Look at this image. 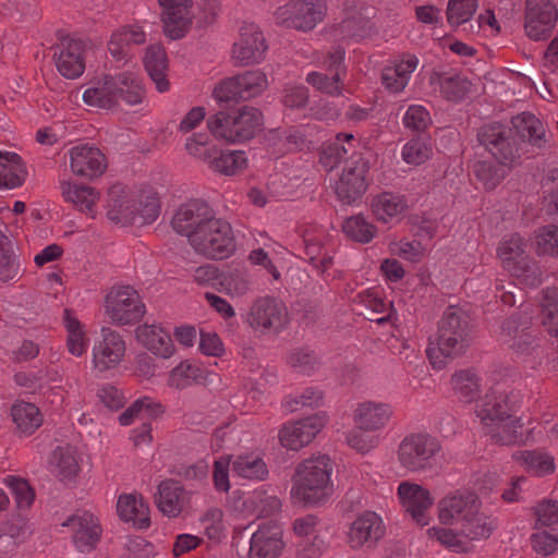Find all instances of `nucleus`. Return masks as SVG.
<instances>
[{"mask_svg": "<svg viewBox=\"0 0 558 558\" xmlns=\"http://www.w3.org/2000/svg\"><path fill=\"white\" fill-rule=\"evenodd\" d=\"M263 125V114L254 107L244 106L236 112H217L207 120L210 133L220 141L235 144L255 136Z\"/></svg>", "mask_w": 558, "mask_h": 558, "instance_id": "20e7f679", "label": "nucleus"}, {"mask_svg": "<svg viewBox=\"0 0 558 558\" xmlns=\"http://www.w3.org/2000/svg\"><path fill=\"white\" fill-rule=\"evenodd\" d=\"M85 45L80 39L63 38L54 52L53 59L58 72L65 78L80 77L85 70Z\"/></svg>", "mask_w": 558, "mask_h": 558, "instance_id": "b1692460", "label": "nucleus"}, {"mask_svg": "<svg viewBox=\"0 0 558 558\" xmlns=\"http://www.w3.org/2000/svg\"><path fill=\"white\" fill-rule=\"evenodd\" d=\"M252 289L250 276L240 270L230 271L222 276L218 290L232 298H240L247 294Z\"/></svg>", "mask_w": 558, "mask_h": 558, "instance_id": "e2e57ef3", "label": "nucleus"}, {"mask_svg": "<svg viewBox=\"0 0 558 558\" xmlns=\"http://www.w3.org/2000/svg\"><path fill=\"white\" fill-rule=\"evenodd\" d=\"M268 49L259 27L253 23L240 28L238 40L232 46V59L238 65H251L264 60Z\"/></svg>", "mask_w": 558, "mask_h": 558, "instance_id": "6ab92c4d", "label": "nucleus"}, {"mask_svg": "<svg viewBox=\"0 0 558 558\" xmlns=\"http://www.w3.org/2000/svg\"><path fill=\"white\" fill-rule=\"evenodd\" d=\"M105 313L114 325H134L144 316L145 304L134 288L116 286L106 295Z\"/></svg>", "mask_w": 558, "mask_h": 558, "instance_id": "9d476101", "label": "nucleus"}, {"mask_svg": "<svg viewBox=\"0 0 558 558\" xmlns=\"http://www.w3.org/2000/svg\"><path fill=\"white\" fill-rule=\"evenodd\" d=\"M440 450L441 444L435 436L428 433H411L398 445L397 459L402 469L420 472L432 466Z\"/></svg>", "mask_w": 558, "mask_h": 558, "instance_id": "0eeeda50", "label": "nucleus"}, {"mask_svg": "<svg viewBox=\"0 0 558 558\" xmlns=\"http://www.w3.org/2000/svg\"><path fill=\"white\" fill-rule=\"evenodd\" d=\"M62 525L71 527L73 543L81 553H90L100 541L102 530L99 520L90 512L74 514Z\"/></svg>", "mask_w": 558, "mask_h": 558, "instance_id": "393cba45", "label": "nucleus"}, {"mask_svg": "<svg viewBox=\"0 0 558 558\" xmlns=\"http://www.w3.org/2000/svg\"><path fill=\"white\" fill-rule=\"evenodd\" d=\"M359 145V140L351 133H338L333 143L326 146L320 155V163L328 170H332L349 154H353Z\"/></svg>", "mask_w": 558, "mask_h": 558, "instance_id": "37998d69", "label": "nucleus"}, {"mask_svg": "<svg viewBox=\"0 0 558 558\" xmlns=\"http://www.w3.org/2000/svg\"><path fill=\"white\" fill-rule=\"evenodd\" d=\"M215 219L211 208L201 201H192L182 205L172 218V228L190 240L198 228Z\"/></svg>", "mask_w": 558, "mask_h": 558, "instance_id": "a878e982", "label": "nucleus"}, {"mask_svg": "<svg viewBox=\"0 0 558 558\" xmlns=\"http://www.w3.org/2000/svg\"><path fill=\"white\" fill-rule=\"evenodd\" d=\"M242 92V100H247L262 94L268 86L266 74L260 70H250L235 75Z\"/></svg>", "mask_w": 558, "mask_h": 558, "instance_id": "052dcab7", "label": "nucleus"}, {"mask_svg": "<svg viewBox=\"0 0 558 558\" xmlns=\"http://www.w3.org/2000/svg\"><path fill=\"white\" fill-rule=\"evenodd\" d=\"M558 19V9L554 0H526L525 22L526 35L533 40H542L549 36Z\"/></svg>", "mask_w": 558, "mask_h": 558, "instance_id": "dca6fc26", "label": "nucleus"}, {"mask_svg": "<svg viewBox=\"0 0 558 558\" xmlns=\"http://www.w3.org/2000/svg\"><path fill=\"white\" fill-rule=\"evenodd\" d=\"M438 86L444 98L450 101H459L470 90V82L460 75H438Z\"/></svg>", "mask_w": 558, "mask_h": 558, "instance_id": "69168bd1", "label": "nucleus"}, {"mask_svg": "<svg viewBox=\"0 0 558 558\" xmlns=\"http://www.w3.org/2000/svg\"><path fill=\"white\" fill-rule=\"evenodd\" d=\"M61 194L66 203H70L80 213L90 219L97 217V205L100 201V192L90 185L63 181L60 183Z\"/></svg>", "mask_w": 558, "mask_h": 558, "instance_id": "c756f323", "label": "nucleus"}, {"mask_svg": "<svg viewBox=\"0 0 558 558\" xmlns=\"http://www.w3.org/2000/svg\"><path fill=\"white\" fill-rule=\"evenodd\" d=\"M450 385L454 396L464 402L474 401L481 392V378L471 369L457 371Z\"/></svg>", "mask_w": 558, "mask_h": 558, "instance_id": "49530a36", "label": "nucleus"}, {"mask_svg": "<svg viewBox=\"0 0 558 558\" xmlns=\"http://www.w3.org/2000/svg\"><path fill=\"white\" fill-rule=\"evenodd\" d=\"M202 378V369L187 361L181 362L171 369L168 386L174 389H185Z\"/></svg>", "mask_w": 558, "mask_h": 558, "instance_id": "13d9d810", "label": "nucleus"}, {"mask_svg": "<svg viewBox=\"0 0 558 558\" xmlns=\"http://www.w3.org/2000/svg\"><path fill=\"white\" fill-rule=\"evenodd\" d=\"M386 534L385 523L375 511L365 510L351 522L347 543L352 549L374 548Z\"/></svg>", "mask_w": 558, "mask_h": 558, "instance_id": "ddd939ff", "label": "nucleus"}, {"mask_svg": "<svg viewBox=\"0 0 558 558\" xmlns=\"http://www.w3.org/2000/svg\"><path fill=\"white\" fill-rule=\"evenodd\" d=\"M354 302L356 304L363 305L366 310L369 311V315L367 317L369 320L383 324L389 319L391 303L385 302V300L380 298L377 292L373 290L360 292L355 296Z\"/></svg>", "mask_w": 558, "mask_h": 558, "instance_id": "864d4df0", "label": "nucleus"}, {"mask_svg": "<svg viewBox=\"0 0 558 558\" xmlns=\"http://www.w3.org/2000/svg\"><path fill=\"white\" fill-rule=\"evenodd\" d=\"M327 11L325 0H290L274 13L278 25L301 32L312 31Z\"/></svg>", "mask_w": 558, "mask_h": 558, "instance_id": "1a4fd4ad", "label": "nucleus"}, {"mask_svg": "<svg viewBox=\"0 0 558 558\" xmlns=\"http://www.w3.org/2000/svg\"><path fill=\"white\" fill-rule=\"evenodd\" d=\"M208 167L222 175L232 177L243 172L248 165L244 150L213 151L208 156Z\"/></svg>", "mask_w": 558, "mask_h": 558, "instance_id": "79ce46f5", "label": "nucleus"}, {"mask_svg": "<svg viewBox=\"0 0 558 558\" xmlns=\"http://www.w3.org/2000/svg\"><path fill=\"white\" fill-rule=\"evenodd\" d=\"M365 7L347 9L345 16L339 24L338 31L343 38L363 39L371 37L375 32V23Z\"/></svg>", "mask_w": 558, "mask_h": 558, "instance_id": "c9c22d12", "label": "nucleus"}, {"mask_svg": "<svg viewBox=\"0 0 558 558\" xmlns=\"http://www.w3.org/2000/svg\"><path fill=\"white\" fill-rule=\"evenodd\" d=\"M470 344V324L466 313L449 306L442 314L435 340H429L427 357L435 369L446 366L448 359L461 355Z\"/></svg>", "mask_w": 558, "mask_h": 558, "instance_id": "f257e3e1", "label": "nucleus"}, {"mask_svg": "<svg viewBox=\"0 0 558 558\" xmlns=\"http://www.w3.org/2000/svg\"><path fill=\"white\" fill-rule=\"evenodd\" d=\"M367 171V162L362 157L352 160L344 167L335 187L336 194L343 203L351 204L365 193Z\"/></svg>", "mask_w": 558, "mask_h": 558, "instance_id": "4be33fe9", "label": "nucleus"}, {"mask_svg": "<svg viewBox=\"0 0 558 558\" xmlns=\"http://www.w3.org/2000/svg\"><path fill=\"white\" fill-rule=\"evenodd\" d=\"M497 526V518L486 512L482 505L476 507L459 527L466 539L482 541L489 538Z\"/></svg>", "mask_w": 558, "mask_h": 558, "instance_id": "e433bc0d", "label": "nucleus"}, {"mask_svg": "<svg viewBox=\"0 0 558 558\" xmlns=\"http://www.w3.org/2000/svg\"><path fill=\"white\" fill-rule=\"evenodd\" d=\"M508 166L500 162L494 163L488 160L477 161L473 167L475 178L483 184L484 189L492 191L496 189L507 175Z\"/></svg>", "mask_w": 558, "mask_h": 558, "instance_id": "6e6d98bb", "label": "nucleus"}, {"mask_svg": "<svg viewBox=\"0 0 558 558\" xmlns=\"http://www.w3.org/2000/svg\"><path fill=\"white\" fill-rule=\"evenodd\" d=\"M480 506H482V500L475 493L454 490L438 501V520L445 525L458 524L460 526L469 514Z\"/></svg>", "mask_w": 558, "mask_h": 558, "instance_id": "aec40b11", "label": "nucleus"}, {"mask_svg": "<svg viewBox=\"0 0 558 558\" xmlns=\"http://www.w3.org/2000/svg\"><path fill=\"white\" fill-rule=\"evenodd\" d=\"M112 75H105L101 80L94 83L93 86L86 88L83 93L84 102L94 108L111 110L116 108L113 99Z\"/></svg>", "mask_w": 558, "mask_h": 558, "instance_id": "de8ad7c7", "label": "nucleus"}, {"mask_svg": "<svg viewBox=\"0 0 558 558\" xmlns=\"http://www.w3.org/2000/svg\"><path fill=\"white\" fill-rule=\"evenodd\" d=\"M477 141L502 166L512 168L520 159L519 143L512 128L500 122L484 124L477 132Z\"/></svg>", "mask_w": 558, "mask_h": 558, "instance_id": "6e6552de", "label": "nucleus"}, {"mask_svg": "<svg viewBox=\"0 0 558 558\" xmlns=\"http://www.w3.org/2000/svg\"><path fill=\"white\" fill-rule=\"evenodd\" d=\"M327 421L326 413L319 412L296 422L286 423L279 429V441L286 449L299 450L313 441Z\"/></svg>", "mask_w": 558, "mask_h": 558, "instance_id": "4468645a", "label": "nucleus"}, {"mask_svg": "<svg viewBox=\"0 0 558 558\" xmlns=\"http://www.w3.org/2000/svg\"><path fill=\"white\" fill-rule=\"evenodd\" d=\"M231 465L232 472L245 480L264 481L268 476V468L265 461L255 453L236 456Z\"/></svg>", "mask_w": 558, "mask_h": 558, "instance_id": "a18cd8bd", "label": "nucleus"}, {"mask_svg": "<svg viewBox=\"0 0 558 558\" xmlns=\"http://www.w3.org/2000/svg\"><path fill=\"white\" fill-rule=\"evenodd\" d=\"M162 29L172 40L181 39L191 29L195 17L192 0H158Z\"/></svg>", "mask_w": 558, "mask_h": 558, "instance_id": "2eb2a0df", "label": "nucleus"}, {"mask_svg": "<svg viewBox=\"0 0 558 558\" xmlns=\"http://www.w3.org/2000/svg\"><path fill=\"white\" fill-rule=\"evenodd\" d=\"M420 60L413 53H402L383 69L381 83L390 93H401L408 86L411 74L418 66Z\"/></svg>", "mask_w": 558, "mask_h": 558, "instance_id": "bb28decb", "label": "nucleus"}, {"mask_svg": "<svg viewBox=\"0 0 558 558\" xmlns=\"http://www.w3.org/2000/svg\"><path fill=\"white\" fill-rule=\"evenodd\" d=\"M189 243L194 251L210 259H223L235 250L234 236L229 222L220 218L201 226Z\"/></svg>", "mask_w": 558, "mask_h": 558, "instance_id": "423d86ee", "label": "nucleus"}, {"mask_svg": "<svg viewBox=\"0 0 558 558\" xmlns=\"http://www.w3.org/2000/svg\"><path fill=\"white\" fill-rule=\"evenodd\" d=\"M512 125L517 134L532 145L543 147L546 144L544 124L534 114L522 112L512 119Z\"/></svg>", "mask_w": 558, "mask_h": 558, "instance_id": "c03bdc74", "label": "nucleus"}, {"mask_svg": "<svg viewBox=\"0 0 558 558\" xmlns=\"http://www.w3.org/2000/svg\"><path fill=\"white\" fill-rule=\"evenodd\" d=\"M427 534L429 538L453 551L462 553L468 549L466 538L462 535L460 527L459 531H453L449 527L433 526L427 530Z\"/></svg>", "mask_w": 558, "mask_h": 558, "instance_id": "338daca9", "label": "nucleus"}, {"mask_svg": "<svg viewBox=\"0 0 558 558\" xmlns=\"http://www.w3.org/2000/svg\"><path fill=\"white\" fill-rule=\"evenodd\" d=\"M522 426L521 418L512 415L500 424L485 427L484 430L495 444L508 446L522 440V435L519 432Z\"/></svg>", "mask_w": 558, "mask_h": 558, "instance_id": "8fccbe9b", "label": "nucleus"}, {"mask_svg": "<svg viewBox=\"0 0 558 558\" xmlns=\"http://www.w3.org/2000/svg\"><path fill=\"white\" fill-rule=\"evenodd\" d=\"M393 414L392 407L386 402L364 401L357 403L353 411L356 427L378 432L387 426Z\"/></svg>", "mask_w": 558, "mask_h": 558, "instance_id": "c85d7f7f", "label": "nucleus"}, {"mask_svg": "<svg viewBox=\"0 0 558 558\" xmlns=\"http://www.w3.org/2000/svg\"><path fill=\"white\" fill-rule=\"evenodd\" d=\"M284 549L280 524L269 521L258 525L250 539V558H278Z\"/></svg>", "mask_w": 558, "mask_h": 558, "instance_id": "412c9836", "label": "nucleus"}, {"mask_svg": "<svg viewBox=\"0 0 558 558\" xmlns=\"http://www.w3.org/2000/svg\"><path fill=\"white\" fill-rule=\"evenodd\" d=\"M223 517L221 508L210 507L199 519L204 534L213 542L218 543L226 537L227 529Z\"/></svg>", "mask_w": 558, "mask_h": 558, "instance_id": "680f3d73", "label": "nucleus"}, {"mask_svg": "<svg viewBox=\"0 0 558 558\" xmlns=\"http://www.w3.org/2000/svg\"><path fill=\"white\" fill-rule=\"evenodd\" d=\"M126 352L123 337L109 327H102L100 339L93 348V366L98 372H107L120 365Z\"/></svg>", "mask_w": 558, "mask_h": 558, "instance_id": "a211bd4d", "label": "nucleus"}, {"mask_svg": "<svg viewBox=\"0 0 558 558\" xmlns=\"http://www.w3.org/2000/svg\"><path fill=\"white\" fill-rule=\"evenodd\" d=\"M52 460L62 480L72 478L80 471L76 451L70 446L58 447L53 451Z\"/></svg>", "mask_w": 558, "mask_h": 558, "instance_id": "0e129e2a", "label": "nucleus"}, {"mask_svg": "<svg viewBox=\"0 0 558 558\" xmlns=\"http://www.w3.org/2000/svg\"><path fill=\"white\" fill-rule=\"evenodd\" d=\"M500 341L517 353H526L535 342V336L531 331V323L514 314L501 325Z\"/></svg>", "mask_w": 558, "mask_h": 558, "instance_id": "cd10ccee", "label": "nucleus"}, {"mask_svg": "<svg viewBox=\"0 0 558 558\" xmlns=\"http://www.w3.org/2000/svg\"><path fill=\"white\" fill-rule=\"evenodd\" d=\"M526 248V240L519 233H512L502 238L496 253L505 270L521 283L534 288L542 283V271Z\"/></svg>", "mask_w": 558, "mask_h": 558, "instance_id": "39448f33", "label": "nucleus"}, {"mask_svg": "<svg viewBox=\"0 0 558 558\" xmlns=\"http://www.w3.org/2000/svg\"><path fill=\"white\" fill-rule=\"evenodd\" d=\"M113 99L116 100V108L120 101L129 106L142 104L145 98V88L141 77L131 71L120 72L112 75Z\"/></svg>", "mask_w": 558, "mask_h": 558, "instance_id": "473e14b6", "label": "nucleus"}, {"mask_svg": "<svg viewBox=\"0 0 558 558\" xmlns=\"http://www.w3.org/2000/svg\"><path fill=\"white\" fill-rule=\"evenodd\" d=\"M145 69L159 93L168 92L170 83L167 78L168 58L161 45H150L144 58Z\"/></svg>", "mask_w": 558, "mask_h": 558, "instance_id": "58836bf2", "label": "nucleus"}, {"mask_svg": "<svg viewBox=\"0 0 558 558\" xmlns=\"http://www.w3.org/2000/svg\"><path fill=\"white\" fill-rule=\"evenodd\" d=\"M27 175L22 158L13 151L0 150V189L21 186Z\"/></svg>", "mask_w": 558, "mask_h": 558, "instance_id": "a19ab883", "label": "nucleus"}, {"mask_svg": "<svg viewBox=\"0 0 558 558\" xmlns=\"http://www.w3.org/2000/svg\"><path fill=\"white\" fill-rule=\"evenodd\" d=\"M537 255L558 256V226L547 225L538 228L534 234Z\"/></svg>", "mask_w": 558, "mask_h": 558, "instance_id": "774afa93", "label": "nucleus"}, {"mask_svg": "<svg viewBox=\"0 0 558 558\" xmlns=\"http://www.w3.org/2000/svg\"><path fill=\"white\" fill-rule=\"evenodd\" d=\"M64 326L68 332L66 347L74 356H82L86 352L87 339L85 330L80 320L71 310H64Z\"/></svg>", "mask_w": 558, "mask_h": 558, "instance_id": "603ef678", "label": "nucleus"}, {"mask_svg": "<svg viewBox=\"0 0 558 558\" xmlns=\"http://www.w3.org/2000/svg\"><path fill=\"white\" fill-rule=\"evenodd\" d=\"M136 339L153 354L169 359L174 353V345L170 335L159 325L144 324L135 330Z\"/></svg>", "mask_w": 558, "mask_h": 558, "instance_id": "72a5a7b5", "label": "nucleus"}, {"mask_svg": "<svg viewBox=\"0 0 558 558\" xmlns=\"http://www.w3.org/2000/svg\"><path fill=\"white\" fill-rule=\"evenodd\" d=\"M399 500L405 511L421 526H425L429 522L428 510L434 504L430 493L423 486L402 482L397 490Z\"/></svg>", "mask_w": 558, "mask_h": 558, "instance_id": "5701e85b", "label": "nucleus"}, {"mask_svg": "<svg viewBox=\"0 0 558 558\" xmlns=\"http://www.w3.org/2000/svg\"><path fill=\"white\" fill-rule=\"evenodd\" d=\"M68 156L72 174L81 179L95 180L101 177L108 167L105 154L93 145L73 146L69 149Z\"/></svg>", "mask_w": 558, "mask_h": 558, "instance_id": "f3484780", "label": "nucleus"}, {"mask_svg": "<svg viewBox=\"0 0 558 558\" xmlns=\"http://www.w3.org/2000/svg\"><path fill=\"white\" fill-rule=\"evenodd\" d=\"M332 463L327 454L312 456L303 460L292 477L291 496L304 505H318L333 492Z\"/></svg>", "mask_w": 558, "mask_h": 558, "instance_id": "7ed1b4c3", "label": "nucleus"}, {"mask_svg": "<svg viewBox=\"0 0 558 558\" xmlns=\"http://www.w3.org/2000/svg\"><path fill=\"white\" fill-rule=\"evenodd\" d=\"M541 303V324L545 331L551 336L558 337V289L547 288L543 290Z\"/></svg>", "mask_w": 558, "mask_h": 558, "instance_id": "3c124183", "label": "nucleus"}, {"mask_svg": "<svg viewBox=\"0 0 558 558\" xmlns=\"http://www.w3.org/2000/svg\"><path fill=\"white\" fill-rule=\"evenodd\" d=\"M10 415L21 436L33 435L44 422L39 408L31 402L15 401L10 410Z\"/></svg>", "mask_w": 558, "mask_h": 558, "instance_id": "4c0bfd02", "label": "nucleus"}, {"mask_svg": "<svg viewBox=\"0 0 558 558\" xmlns=\"http://www.w3.org/2000/svg\"><path fill=\"white\" fill-rule=\"evenodd\" d=\"M106 208L111 221L146 225L158 218L160 203L158 194L151 189L135 192L122 184H114L108 190Z\"/></svg>", "mask_w": 558, "mask_h": 558, "instance_id": "f03ea898", "label": "nucleus"}, {"mask_svg": "<svg viewBox=\"0 0 558 558\" xmlns=\"http://www.w3.org/2000/svg\"><path fill=\"white\" fill-rule=\"evenodd\" d=\"M288 318L284 303L277 298L265 295L253 301L245 323L255 331L277 333L286 327Z\"/></svg>", "mask_w": 558, "mask_h": 558, "instance_id": "f8f14e48", "label": "nucleus"}, {"mask_svg": "<svg viewBox=\"0 0 558 558\" xmlns=\"http://www.w3.org/2000/svg\"><path fill=\"white\" fill-rule=\"evenodd\" d=\"M342 230L349 239L363 244L369 243L377 232V228L362 215L347 218L342 225Z\"/></svg>", "mask_w": 558, "mask_h": 558, "instance_id": "4d7b16f0", "label": "nucleus"}, {"mask_svg": "<svg viewBox=\"0 0 558 558\" xmlns=\"http://www.w3.org/2000/svg\"><path fill=\"white\" fill-rule=\"evenodd\" d=\"M513 459L534 475L543 476L555 470L554 458L538 450L517 451Z\"/></svg>", "mask_w": 558, "mask_h": 558, "instance_id": "09e8293b", "label": "nucleus"}, {"mask_svg": "<svg viewBox=\"0 0 558 558\" xmlns=\"http://www.w3.org/2000/svg\"><path fill=\"white\" fill-rule=\"evenodd\" d=\"M146 43V33L138 24H128L116 29L108 41V50L117 61L128 60L132 50Z\"/></svg>", "mask_w": 558, "mask_h": 558, "instance_id": "7c9ffc66", "label": "nucleus"}, {"mask_svg": "<svg viewBox=\"0 0 558 558\" xmlns=\"http://www.w3.org/2000/svg\"><path fill=\"white\" fill-rule=\"evenodd\" d=\"M187 502V493L179 482L167 480L158 485L155 504L165 515L169 518L179 517Z\"/></svg>", "mask_w": 558, "mask_h": 558, "instance_id": "2f4dec72", "label": "nucleus"}, {"mask_svg": "<svg viewBox=\"0 0 558 558\" xmlns=\"http://www.w3.org/2000/svg\"><path fill=\"white\" fill-rule=\"evenodd\" d=\"M163 413V407L155 402L149 397H143L134 401L123 413L119 416V422L123 426L131 425L136 418L144 416L153 417Z\"/></svg>", "mask_w": 558, "mask_h": 558, "instance_id": "5fc2aeb1", "label": "nucleus"}, {"mask_svg": "<svg viewBox=\"0 0 558 558\" xmlns=\"http://www.w3.org/2000/svg\"><path fill=\"white\" fill-rule=\"evenodd\" d=\"M478 9V0H448L447 22L451 27H459L469 22Z\"/></svg>", "mask_w": 558, "mask_h": 558, "instance_id": "bf43d9fd", "label": "nucleus"}, {"mask_svg": "<svg viewBox=\"0 0 558 558\" xmlns=\"http://www.w3.org/2000/svg\"><path fill=\"white\" fill-rule=\"evenodd\" d=\"M371 209L379 222L388 223L407 213L409 202L405 195L395 192H381L373 196Z\"/></svg>", "mask_w": 558, "mask_h": 558, "instance_id": "f704fd0d", "label": "nucleus"}, {"mask_svg": "<svg viewBox=\"0 0 558 558\" xmlns=\"http://www.w3.org/2000/svg\"><path fill=\"white\" fill-rule=\"evenodd\" d=\"M119 517L125 522H132L138 529L150 525L149 508L142 497L136 495H121L117 502Z\"/></svg>", "mask_w": 558, "mask_h": 558, "instance_id": "ea45409f", "label": "nucleus"}, {"mask_svg": "<svg viewBox=\"0 0 558 558\" xmlns=\"http://www.w3.org/2000/svg\"><path fill=\"white\" fill-rule=\"evenodd\" d=\"M522 396L500 386L492 387L476 407V415L483 428L505 422L520 408Z\"/></svg>", "mask_w": 558, "mask_h": 558, "instance_id": "9b49d317", "label": "nucleus"}]
</instances>
